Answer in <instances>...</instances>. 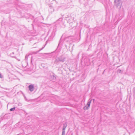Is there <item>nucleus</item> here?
Returning <instances> with one entry per match:
<instances>
[{"label":"nucleus","instance_id":"1","mask_svg":"<svg viewBox=\"0 0 135 135\" xmlns=\"http://www.w3.org/2000/svg\"><path fill=\"white\" fill-rule=\"evenodd\" d=\"M114 4L117 8H120L122 5V2L120 0H115Z\"/></svg>","mask_w":135,"mask_h":135},{"label":"nucleus","instance_id":"2","mask_svg":"<svg viewBox=\"0 0 135 135\" xmlns=\"http://www.w3.org/2000/svg\"><path fill=\"white\" fill-rule=\"evenodd\" d=\"M91 102H88L86 104L84 107V109L85 110L88 109L89 108Z\"/></svg>","mask_w":135,"mask_h":135},{"label":"nucleus","instance_id":"3","mask_svg":"<svg viewBox=\"0 0 135 135\" xmlns=\"http://www.w3.org/2000/svg\"><path fill=\"white\" fill-rule=\"evenodd\" d=\"M58 58L59 59V61L63 62L65 61V58L63 56H60L59 57H58Z\"/></svg>","mask_w":135,"mask_h":135},{"label":"nucleus","instance_id":"4","mask_svg":"<svg viewBox=\"0 0 135 135\" xmlns=\"http://www.w3.org/2000/svg\"><path fill=\"white\" fill-rule=\"evenodd\" d=\"M28 88L29 90L31 92H32L34 90V86L33 84L30 85L28 86Z\"/></svg>","mask_w":135,"mask_h":135},{"label":"nucleus","instance_id":"5","mask_svg":"<svg viewBox=\"0 0 135 135\" xmlns=\"http://www.w3.org/2000/svg\"><path fill=\"white\" fill-rule=\"evenodd\" d=\"M8 114H5L3 116L2 115L1 116V118L2 119V120H3V119H8Z\"/></svg>","mask_w":135,"mask_h":135},{"label":"nucleus","instance_id":"6","mask_svg":"<svg viewBox=\"0 0 135 135\" xmlns=\"http://www.w3.org/2000/svg\"><path fill=\"white\" fill-rule=\"evenodd\" d=\"M67 126V124H64L62 128V131H65V129Z\"/></svg>","mask_w":135,"mask_h":135},{"label":"nucleus","instance_id":"7","mask_svg":"<svg viewBox=\"0 0 135 135\" xmlns=\"http://www.w3.org/2000/svg\"><path fill=\"white\" fill-rule=\"evenodd\" d=\"M73 38V37L72 36H70L66 38V39H70V40H72Z\"/></svg>","mask_w":135,"mask_h":135},{"label":"nucleus","instance_id":"8","mask_svg":"<svg viewBox=\"0 0 135 135\" xmlns=\"http://www.w3.org/2000/svg\"><path fill=\"white\" fill-rule=\"evenodd\" d=\"M44 47H42V48H41V49H40L38 51H36L34 52L33 54H37V53H38V52H39L40 51H41V50H42Z\"/></svg>","mask_w":135,"mask_h":135},{"label":"nucleus","instance_id":"9","mask_svg":"<svg viewBox=\"0 0 135 135\" xmlns=\"http://www.w3.org/2000/svg\"><path fill=\"white\" fill-rule=\"evenodd\" d=\"M59 61V59L58 57H57L54 63L55 64H57Z\"/></svg>","mask_w":135,"mask_h":135},{"label":"nucleus","instance_id":"10","mask_svg":"<svg viewBox=\"0 0 135 135\" xmlns=\"http://www.w3.org/2000/svg\"><path fill=\"white\" fill-rule=\"evenodd\" d=\"M14 52H12V54H10V56H11L12 57H15L14 56Z\"/></svg>","mask_w":135,"mask_h":135},{"label":"nucleus","instance_id":"11","mask_svg":"<svg viewBox=\"0 0 135 135\" xmlns=\"http://www.w3.org/2000/svg\"><path fill=\"white\" fill-rule=\"evenodd\" d=\"M15 107H13L12 108H11L10 109V110L11 111H14L15 110Z\"/></svg>","mask_w":135,"mask_h":135},{"label":"nucleus","instance_id":"12","mask_svg":"<svg viewBox=\"0 0 135 135\" xmlns=\"http://www.w3.org/2000/svg\"><path fill=\"white\" fill-rule=\"evenodd\" d=\"M51 78H52L53 80H55L56 78V77L54 75H52L51 76Z\"/></svg>","mask_w":135,"mask_h":135},{"label":"nucleus","instance_id":"13","mask_svg":"<svg viewBox=\"0 0 135 135\" xmlns=\"http://www.w3.org/2000/svg\"><path fill=\"white\" fill-rule=\"evenodd\" d=\"M122 70H121L119 69L117 71V73H121Z\"/></svg>","mask_w":135,"mask_h":135},{"label":"nucleus","instance_id":"14","mask_svg":"<svg viewBox=\"0 0 135 135\" xmlns=\"http://www.w3.org/2000/svg\"><path fill=\"white\" fill-rule=\"evenodd\" d=\"M65 131H62V135H65Z\"/></svg>","mask_w":135,"mask_h":135},{"label":"nucleus","instance_id":"15","mask_svg":"<svg viewBox=\"0 0 135 135\" xmlns=\"http://www.w3.org/2000/svg\"><path fill=\"white\" fill-rule=\"evenodd\" d=\"M28 56H27V55H26L25 57V59L26 60H27L28 59Z\"/></svg>","mask_w":135,"mask_h":135},{"label":"nucleus","instance_id":"16","mask_svg":"<svg viewBox=\"0 0 135 135\" xmlns=\"http://www.w3.org/2000/svg\"><path fill=\"white\" fill-rule=\"evenodd\" d=\"M134 95L135 96V88H134Z\"/></svg>","mask_w":135,"mask_h":135},{"label":"nucleus","instance_id":"17","mask_svg":"<svg viewBox=\"0 0 135 135\" xmlns=\"http://www.w3.org/2000/svg\"><path fill=\"white\" fill-rule=\"evenodd\" d=\"M2 75L0 73V78H2Z\"/></svg>","mask_w":135,"mask_h":135},{"label":"nucleus","instance_id":"18","mask_svg":"<svg viewBox=\"0 0 135 135\" xmlns=\"http://www.w3.org/2000/svg\"><path fill=\"white\" fill-rule=\"evenodd\" d=\"M61 39H60V41H59V44H60V43L61 42Z\"/></svg>","mask_w":135,"mask_h":135},{"label":"nucleus","instance_id":"19","mask_svg":"<svg viewBox=\"0 0 135 135\" xmlns=\"http://www.w3.org/2000/svg\"><path fill=\"white\" fill-rule=\"evenodd\" d=\"M59 20H62V18H60L59 19Z\"/></svg>","mask_w":135,"mask_h":135},{"label":"nucleus","instance_id":"20","mask_svg":"<svg viewBox=\"0 0 135 135\" xmlns=\"http://www.w3.org/2000/svg\"><path fill=\"white\" fill-rule=\"evenodd\" d=\"M91 100H90V101H89L91 102Z\"/></svg>","mask_w":135,"mask_h":135},{"label":"nucleus","instance_id":"21","mask_svg":"<svg viewBox=\"0 0 135 135\" xmlns=\"http://www.w3.org/2000/svg\"><path fill=\"white\" fill-rule=\"evenodd\" d=\"M25 99H26V98H25ZM26 99V100H26V99Z\"/></svg>","mask_w":135,"mask_h":135},{"label":"nucleus","instance_id":"22","mask_svg":"<svg viewBox=\"0 0 135 135\" xmlns=\"http://www.w3.org/2000/svg\"><path fill=\"white\" fill-rule=\"evenodd\" d=\"M94 99H93V101H94Z\"/></svg>","mask_w":135,"mask_h":135}]
</instances>
